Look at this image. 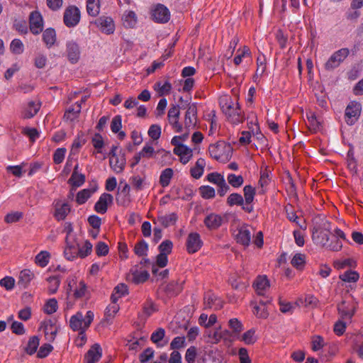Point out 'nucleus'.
Here are the masks:
<instances>
[{"instance_id":"c756f323","label":"nucleus","mask_w":363,"mask_h":363,"mask_svg":"<svg viewBox=\"0 0 363 363\" xmlns=\"http://www.w3.org/2000/svg\"><path fill=\"white\" fill-rule=\"evenodd\" d=\"M254 287L258 295L262 296L269 287V281L265 276H259L254 282Z\"/></svg>"},{"instance_id":"c03bdc74","label":"nucleus","mask_w":363,"mask_h":363,"mask_svg":"<svg viewBox=\"0 0 363 363\" xmlns=\"http://www.w3.org/2000/svg\"><path fill=\"white\" fill-rule=\"evenodd\" d=\"M149 276V273L145 270H135L132 273V280L135 284L143 283L147 280Z\"/></svg>"},{"instance_id":"ea45409f","label":"nucleus","mask_w":363,"mask_h":363,"mask_svg":"<svg viewBox=\"0 0 363 363\" xmlns=\"http://www.w3.org/2000/svg\"><path fill=\"white\" fill-rule=\"evenodd\" d=\"M173 174V170L171 168H167L161 172L160 183L162 187H166L169 184Z\"/></svg>"},{"instance_id":"aec40b11","label":"nucleus","mask_w":363,"mask_h":363,"mask_svg":"<svg viewBox=\"0 0 363 363\" xmlns=\"http://www.w3.org/2000/svg\"><path fill=\"white\" fill-rule=\"evenodd\" d=\"M236 241L244 245L248 246L251 240V233L246 226L240 228L235 235Z\"/></svg>"},{"instance_id":"13d9d810","label":"nucleus","mask_w":363,"mask_h":363,"mask_svg":"<svg viewBox=\"0 0 363 363\" xmlns=\"http://www.w3.org/2000/svg\"><path fill=\"white\" fill-rule=\"evenodd\" d=\"M148 250V245L145 240H141L136 243L134 247V252L138 256H143L147 255Z\"/></svg>"},{"instance_id":"37998d69","label":"nucleus","mask_w":363,"mask_h":363,"mask_svg":"<svg viewBox=\"0 0 363 363\" xmlns=\"http://www.w3.org/2000/svg\"><path fill=\"white\" fill-rule=\"evenodd\" d=\"M94 191L95 190H91L90 189H84L79 191L76 197L77 203L79 205L84 203Z\"/></svg>"},{"instance_id":"72a5a7b5","label":"nucleus","mask_w":363,"mask_h":363,"mask_svg":"<svg viewBox=\"0 0 363 363\" xmlns=\"http://www.w3.org/2000/svg\"><path fill=\"white\" fill-rule=\"evenodd\" d=\"M228 335V330H220V328H217L214 332L209 333L208 337L209 338L208 342L211 344L218 343L221 339Z\"/></svg>"},{"instance_id":"4d7b16f0","label":"nucleus","mask_w":363,"mask_h":363,"mask_svg":"<svg viewBox=\"0 0 363 363\" xmlns=\"http://www.w3.org/2000/svg\"><path fill=\"white\" fill-rule=\"evenodd\" d=\"M47 281L49 283L48 290L50 294H52L56 293L60 284V280L58 277L52 276L48 278Z\"/></svg>"},{"instance_id":"4c0bfd02","label":"nucleus","mask_w":363,"mask_h":363,"mask_svg":"<svg viewBox=\"0 0 363 363\" xmlns=\"http://www.w3.org/2000/svg\"><path fill=\"white\" fill-rule=\"evenodd\" d=\"M39 344L40 339L38 336H33L30 337L27 346L25 348L26 352L29 355L33 354L37 351Z\"/></svg>"},{"instance_id":"39448f33","label":"nucleus","mask_w":363,"mask_h":363,"mask_svg":"<svg viewBox=\"0 0 363 363\" xmlns=\"http://www.w3.org/2000/svg\"><path fill=\"white\" fill-rule=\"evenodd\" d=\"M350 54L348 48H341L335 52L325 64V68L328 71H332L338 67L340 65L347 57Z\"/></svg>"},{"instance_id":"603ef678","label":"nucleus","mask_w":363,"mask_h":363,"mask_svg":"<svg viewBox=\"0 0 363 363\" xmlns=\"http://www.w3.org/2000/svg\"><path fill=\"white\" fill-rule=\"evenodd\" d=\"M140 152L143 157L148 159L151 157L156 158V155H157L154 147L149 143H146Z\"/></svg>"},{"instance_id":"a878e982","label":"nucleus","mask_w":363,"mask_h":363,"mask_svg":"<svg viewBox=\"0 0 363 363\" xmlns=\"http://www.w3.org/2000/svg\"><path fill=\"white\" fill-rule=\"evenodd\" d=\"M35 277L34 273L30 269L22 270L18 276V285L22 288H26Z\"/></svg>"},{"instance_id":"f3484780","label":"nucleus","mask_w":363,"mask_h":363,"mask_svg":"<svg viewBox=\"0 0 363 363\" xmlns=\"http://www.w3.org/2000/svg\"><path fill=\"white\" fill-rule=\"evenodd\" d=\"M102 350L99 344H94L84 357V363H96L101 357Z\"/></svg>"},{"instance_id":"393cba45","label":"nucleus","mask_w":363,"mask_h":363,"mask_svg":"<svg viewBox=\"0 0 363 363\" xmlns=\"http://www.w3.org/2000/svg\"><path fill=\"white\" fill-rule=\"evenodd\" d=\"M165 333L166 332L164 328H159L152 333L150 340L158 347H163L168 342V340H164Z\"/></svg>"},{"instance_id":"4468645a","label":"nucleus","mask_w":363,"mask_h":363,"mask_svg":"<svg viewBox=\"0 0 363 363\" xmlns=\"http://www.w3.org/2000/svg\"><path fill=\"white\" fill-rule=\"evenodd\" d=\"M225 216L216 213H210L204 219V224L209 230H216L222 225Z\"/></svg>"},{"instance_id":"2eb2a0df","label":"nucleus","mask_w":363,"mask_h":363,"mask_svg":"<svg viewBox=\"0 0 363 363\" xmlns=\"http://www.w3.org/2000/svg\"><path fill=\"white\" fill-rule=\"evenodd\" d=\"M113 200V198L111 194L107 193L102 194L95 203V211L99 213H105L107 211L108 205L112 203Z\"/></svg>"},{"instance_id":"5701e85b","label":"nucleus","mask_w":363,"mask_h":363,"mask_svg":"<svg viewBox=\"0 0 363 363\" xmlns=\"http://www.w3.org/2000/svg\"><path fill=\"white\" fill-rule=\"evenodd\" d=\"M42 327L43 328L46 338L50 341L54 340L58 331L55 323L51 320H48L43 322Z\"/></svg>"},{"instance_id":"e2e57ef3","label":"nucleus","mask_w":363,"mask_h":363,"mask_svg":"<svg viewBox=\"0 0 363 363\" xmlns=\"http://www.w3.org/2000/svg\"><path fill=\"white\" fill-rule=\"evenodd\" d=\"M167 292L171 295L174 296L178 294L182 290V286L178 282H171L166 287Z\"/></svg>"},{"instance_id":"473e14b6","label":"nucleus","mask_w":363,"mask_h":363,"mask_svg":"<svg viewBox=\"0 0 363 363\" xmlns=\"http://www.w3.org/2000/svg\"><path fill=\"white\" fill-rule=\"evenodd\" d=\"M206 161L203 158H199L196 162L195 167L191 168V174L195 179H199L203 174Z\"/></svg>"},{"instance_id":"5fc2aeb1","label":"nucleus","mask_w":363,"mask_h":363,"mask_svg":"<svg viewBox=\"0 0 363 363\" xmlns=\"http://www.w3.org/2000/svg\"><path fill=\"white\" fill-rule=\"evenodd\" d=\"M306 256L301 253H296L291 261V264L293 267L297 269H301L305 264Z\"/></svg>"},{"instance_id":"0e129e2a","label":"nucleus","mask_w":363,"mask_h":363,"mask_svg":"<svg viewBox=\"0 0 363 363\" xmlns=\"http://www.w3.org/2000/svg\"><path fill=\"white\" fill-rule=\"evenodd\" d=\"M23 217V213L20 211H12L6 215L4 220L7 223H13L18 221Z\"/></svg>"},{"instance_id":"cd10ccee","label":"nucleus","mask_w":363,"mask_h":363,"mask_svg":"<svg viewBox=\"0 0 363 363\" xmlns=\"http://www.w3.org/2000/svg\"><path fill=\"white\" fill-rule=\"evenodd\" d=\"M123 24L125 28H135L138 23V17L136 13L133 11H125L123 16Z\"/></svg>"},{"instance_id":"6ab92c4d","label":"nucleus","mask_w":363,"mask_h":363,"mask_svg":"<svg viewBox=\"0 0 363 363\" xmlns=\"http://www.w3.org/2000/svg\"><path fill=\"white\" fill-rule=\"evenodd\" d=\"M41 103L39 101H30L24 107L22 112L23 118H31L39 111Z\"/></svg>"},{"instance_id":"a211bd4d","label":"nucleus","mask_w":363,"mask_h":363,"mask_svg":"<svg viewBox=\"0 0 363 363\" xmlns=\"http://www.w3.org/2000/svg\"><path fill=\"white\" fill-rule=\"evenodd\" d=\"M204 308L206 309H219L222 307L221 301L213 293L208 291L205 294L203 297Z\"/></svg>"},{"instance_id":"7c9ffc66","label":"nucleus","mask_w":363,"mask_h":363,"mask_svg":"<svg viewBox=\"0 0 363 363\" xmlns=\"http://www.w3.org/2000/svg\"><path fill=\"white\" fill-rule=\"evenodd\" d=\"M177 216L174 213L166 215H161L157 217V223L160 224L164 228L174 225L177 220ZM155 223L156 221L154 222Z\"/></svg>"},{"instance_id":"052dcab7","label":"nucleus","mask_w":363,"mask_h":363,"mask_svg":"<svg viewBox=\"0 0 363 363\" xmlns=\"http://www.w3.org/2000/svg\"><path fill=\"white\" fill-rule=\"evenodd\" d=\"M201 196L203 199H208L215 197V189L210 186H202L199 188Z\"/></svg>"},{"instance_id":"c9c22d12","label":"nucleus","mask_w":363,"mask_h":363,"mask_svg":"<svg viewBox=\"0 0 363 363\" xmlns=\"http://www.w3.org/2000/svg\"><path fill=\"white\" fill-rule=\"evenodd\" d=\"M267 302L263 301H259V304L254 306L253 313L259 318H267L269 315V312L266 307Z\"/></svg>"},{"instance_id":"4be33fe9","label":"nucleus","mask_w":363,"mask_h":363,"mask_svg":"<svg viewBox=\"0 0 363 363\" xmlns=\"http://www.w3.org/2000/svg\"><path fill=\"white\" fill-rule=\"evenodd\" d=\"M70 210L71 207L67 203H61L60 201H57L55 203L54 216L57 220H62L65 219L70 212Z\"/></svg>"},{"instance_id":"49530a36","label":"nucleus","mask_w":363,"mask_h":363,"mask_svg":"<svg viewBox=\"0 0 363 363\" xmlns=\"http://www.w3.org/2000/svg\"><path fill=\"white\" fill-rule=\"evenodd\" d=\"M227 180L229 184L234 188L240 187L244 182V179L241 175H235L234 174H229L227 177Z\"/></svg>"},{"instance_id":"f03ea898","label":"nucleus","mask_w":363,"mask_h":363,"mask_svg":"<svg viewBox=\"0 0 363 363\" xmlns=\"http://www.w3.org/2000/svg\"><path fill=\"white\" fill-rule=\"evenodd\" d=\"M94 317V315L91 311H88L85 316L83 315L82 312H77L71 316L69 326L74 331L87 330L92 323Z\"/></svg>"},{"instance_id":"6e6d98bb","label":"nucleus","mask_w":363,"mask_h":363,"mask_svg":"<svg viewBox=\"0 0 363 363\" xmlns=\"http://www.w3.org/2000/svg\"><path fill=\"white\" fill-rule=\"evenodd\" d=\"M10 50L13 53L20 55L24 50L23 43L19 39H13L11 43Z\"/></svg>"},{"instance_id":"bb28decb","label":"nucleus","mask_w":363,"mask_h":363,"mask_svg":"<svg viewBox=\"0 0 363 363\" xmlns=\"http://www.w3.org/2000/svg\"><path fill=\"white\" fill-rule=\"evenodd\" d=\"M312 238L316 244L327 248V245L330 239V233L325 230H316L313 233Z\"/></svg>"},{"instance_id":"423d86ee","label":"nucleus","mask_w":363,"mask_h":363,"mask_svg":"<svg viewBox=\"0 0 363 363\" xmlns=\"http://www.w3.org/2000/svg\"><path fill=\"white\" fill-rule=\"evenodd\" d=\"M65 55L69 62L76 64L81 57V48L78 42L75 40H67L65 43Z\"/></svg>"},{"instance_id":"774afa93","label":"nucleus","mask_w":363,"mask_h":363,"mask_svg":"<svg viewBox=\"0 0 363 363\" xmlns=\"http://www.w3.org/2000/svg\"><path fill=\"white\" fill-rule=\"evenodd\" d=\"M148 135L154 140H157L161 135V127L159 125H151L147 131Z\"/></svg>"},{"instance_id":"8fccbe9b","label":"nucleus","mask_w":363,"mask_h":363,"mask_svg":"<svg viewBox=\"0 0 363 363\" xmlns=\"http://www.w3.org/2000/svg\"><path fill=\"white\" fill-rule=\"evenodd\" d=\"M238 55L235 57L233 61L235 65H239L242 59L250 56V51L248 47L244 46L242 50H238Z\"/></svg>"},{"instance_id":"b1692460","label":"nucleus","mask_w":363,"mask_h":363,"mask_svg":"<svg viewBox=\"0 0 363 363\" xmlns=\"http://www.w3.org/2000/svg\"><path fill=\"white\" fill-rule=\"evenodd\" d=\"M197 113V109L195 104H191L189 106L188 109L185 114L184 124L186 128H194L196 118V116Z\"/></svg>"},{"instance_id":"9d476101","label":"nucleus","mask_w":363,"mask_h":363,"mask_svg":"<svg viewBox=\"0 0 363 363\" xmlns=\"http://www.w3.org/2000/svg\"><path fill=\"white\" fill-rule=\"evenodd\" d=\"M30 30L34 35H38L43 29V20L38 11H32L29 16Z\"/></svg>"},{"instance_id":"a19ab883","label":"nucleus","mask_w":363,"mask_h":363,"mask_svg":"<svg viewBox=\"0 0 363 363\" xmlns=\"http://www.w3.org/2000/svg\"><path fill=\"white\" fill-rule=\"evenodd\" d=\"M77 245L78 247V253L80 258L87 257L92 252L93 245L89 240H86L82 246H80L79 243H77Z\"/></svg>"},{"instance_id":"864d4df0","label":"nucleus","mask_w":363,"mask_h":363,"mask_svg":"<svg viewBox=\"0 0 363 363\" xmlns=\"http://www.w3.org/2000/svg\"><path fill=\"white\" fill-rule=\"evenodd\" d=\"M244 201L246 203H252L255 196V189L251 185H247L243 189Z\"/></svg>"},{"instance_id":"9b49d317","label":"nucleus","mask_w":363,"mask_h":363,"mask_svg":"<svg viewBox=\"0 0 363 363\" xmlns=\"http://www.w3.org/2000/svg\"><path fill=\"white\" fill-rule=\"evenodd\" d=\"M95 24L102 33L106 35L113 34L115 31V23L111 17L101 16L95 21Z\"/></svg>"},{"instance_id":"680f3d73","label":"nucleus","mask_w":363,"mask_h":363,"mask_svg":"<svg viewBox=\"0 0 363 363\" xmlns=\"http://www.w3.org/2000/svg\"><path fill=\"white\" fill-rule=\"evenodd\" d=\"M257 70L255 73L256 77H261L266 71V62L264 55L259 56L257 59Z\"/></svg>"},{"instance_id":"3c124183","label":"nucleus","mask_w":363,"mask_h":363,"mask_svg":"<svg viewBox=\"0 0 363 363\" xmlns=\"http://www.w3.org/2000/svg\"><path fill=\"white\" fill-rule=\"evenodd\" d=\"M243 197L241 194L238 193H233L230 194L227 199V203L230 206H233L234 205L240 206L243 204Z\"/></svg>"},{"instance_id":"7ed1b4c3","label":"nucleus","mask_w":363,"mask_h":363,"mask_svg":"<svg viewBox=\"0 0 363 363\" xmlns=\"http://www.w3.org/2000/svg\"><path fill=\"white\" fill-rule=\"evenodd\" d=\"M208 152L211 157L216 160L228 158L232 152L230 145L220 141L216 144L211 145Z\"/></svg>"},{"instance_id":"f8f14e48","label":"nucleus","mask_w":363,"mask_h":363,"mask_svg":"<svg viewBox=\"0 0 363 363\" xmlns=\"http://www.w3.org/2000/svg\"><path fill=\"white\" fill-rule=\"evenodd\" d=\"M338 313L342 320H350L355 312L354 303L342 301L337 306Z\"/></svg>"},{"instance_id":"338daca9","label":"nucleus","mask_w":363,"mask_h":363,"mask_svg":"<svg viewBox=\"0 0 363 363\" xmlns=\"http://www.w3.org/2000/svg\"><path fill=\"white\" fill-rule=\"evenodd\" d=\"M86 293V286L83 281L79 282L74 291V296L76 298H80L85 296Z\"/></svg>"},{"instance_id":"58836bf2","label":"nucleus","mask_w":363,"mask_h":363,"mask_svg":"<svg viewBox=\"0 0 363 363\" xmlns=\"http://www.w3.org/2000/svg\"><path fill=\"white\" fill-rule=\"evenodd\" d=\"M84 182V174L76 172L72 173L71 177L68 180V184L75 188L81 186Z\"/></svg>"},{"instance_id":"79ce46f5","label":"nucleus","mask_w":363,"mask_h":363,"mask_svg":"<svg viewBox=\"0 0 363 363\" xmlns=\"http://www.w3.org/2000/svg\"><path fill=\"white\" fill-rule=\"evenodd\" d=\"M86 11L90 16H96L100 11L99 0H87Z\"/></svg>"},{"instance_id":"a18cd8bd","label":"nucleus","mask_w":363,"mask_h":363,"mask_svg":"<svg viewBox=\"0 0 363 363\" xmlns=\"http://www.w3.org/2000/svg\"><path fill=\"white\" fill-rule=\"evenodd\" d=\"M81 109V103L76 102L73 107L69 108V110L65 113V117H66L68 120L74 121L78 117Z\"/></svg>"},{"instance_id":"de8ad7c7","label":"nucleus","mask_w":363,"mask_h":363,"mask_svg":"<svg viewBox=\"0 0 363 363\" xmlns=\"http://www.w3.org/2000/svg\"><path fill=\"white\" fill-rule=\"evenodd\" d=\"M359 277V274L357 272L350 270L340 275V279L345 282H356Z\"/></svg>"},{"instance_id":"2f4dec72","label":"nucleus","mask_w":363,"mask_h":363,"mask_svg":"<svg viewBox=\"0 0 363 363\" xmlns=\"http://www.w3.org/2000/svg\"><path fill=\"white\" fill-rule=\"evenodd\" d=\"M308 119V128L313 132H316L320 129V121L318 119L315 113L310 111L306 113Z\"/></svg>"},{"instance_id":"f257e3e1","label":"nucleus","mask_w":363,"mask_h":363,"mask_svg":"<svg viewBox=\"0 0 363 363\" xmlns=\"http://www.w3.org/2000/svg\"><path fill=\"white\" fill-rule=\"evenodd\" d=\"M219 104L223 113L230 123L238 125L244 121V113L237 101H233L230 96H224L220 98Z\"/></svg>"},{"instance_id":"1a4fd4ad","label":"nucleus","mask_w":363,"mask_h":363,"mask_svg":"<svg viewBox=\"0 0 363 363\" xmlns=\"http://www.w3.org/2000/svg\"><path fill=\"white\" fill-rule=\"evenodd\" d=\"M203 245V241L201 236L197 233H191L188 235L186 247L189 254H194L198 252Z\"/></svg>"},{"instance_id":"f704fd0d","label":"nucleus","mask_w":363,"mask_h":363,"mask_svg":"<svg viewBox=\"0 0 363 363\" xmlns=\"http://www.w3.org/2000/svg\"><path fill=\"white\" fill-rule=\"evenodd\" d=\"M51 255L46 250L40 251L35 257V262L40 267H46L50 259Z\"/></svg>"},{"instance_id":"412c9836","label":"nucleus","mask_w":363,"mask_h":363,"mask_svg":"<svg viewBox=\"0 0 363 363\" xmlns=\"http://www.w3.org/2000/svg\"><path fill=\"white\" fill-rule=\"evenodd\" d=\"M174 153L180 157V161L185 164L191 160L193 156L192 150L186 145L174 147Z\"/></svg>"},{"instance_id":"20e7f679","label":"nucleus","mask_w":363,"mask_h":363,"mask_svg":"<svg viewBox=\"0 0 363 363\" xmlns=\"http://www.w3.org/2000/svg\"><path fill=\"white\" fill-rule=\"evenodd\" d=\"M362 112V105L357 101H351L345 111V121L348 125H354L359 119Z\"/></svg>"},{"instance_id":"e433bc0d","label":"nucleus","mask_w":363,"mask_h":363,"mask_svg":"<svg viewBox=\"0 0 363 363\" xmlns=\"http://www.w3.org/2000/svg\"><path fill=\"white\" fill-rule=\"evenodd\" d=\"M154 89L158 93L159 96L168 94L172 89V84L169 82L162 84L161 82H157L154 86Z\"/></svg>"},{"instance_id":"0eeeda50","label":"nucleus","mask_w":363,"mask_h":363,"mask_svg":"<svg viewBox=\"0 0 363 363\" xmlns=\"http://www.w3.org/2000/svg\"><path fill=\"white\" fill-rule=\"evenodd\" d=\"M64 23L67 27L72 28L76 26L80 21V11L76 6H69L64 13Z\"/></svg>"},{"instance_id":"69168bd1","label":"nucleus","mask_w":363,"mask_h":363,"mask_svg":"<svg viewBox=\"0 0 363 363\" xmlns=\"http://www.w3.org/2000/svg\"><path fill=\"white\" fill-rule=\"evenodd\" d=\"M57 309V301L55 298L48 300L44 306V311L47 314H52Z\"/></svg>"},{"instance_id":"dca6fc26","label":"nucleus","mask_w":363,"mask_h":363,"mask_svg":"<svg viewBox=\"0 0 363 363\" xmlns=\"http://www.w3.org/2000/svg\"><path fill=\"white\" fill-rule=\"evenodd\" d=\"M66 247L64 250V255L65 258L68 260H73L75 258L79 257L78 253V247L77 243H75L74 239L71 240L70 238L66 237L65 238Z\"/></svg>"},{"instance_id":"bf43d9fd","label":"nucleus","mask_w":363,"mask_h":363,"mask_svg":"<svg viewBox=\"0 0 363 363\" xmlns=\"http://www.w3.org/2000/svg\"><path fill=\"white\" fill-rule=\"evenodd\" d=\"M242 340L244 341L247 345L254 344L257 341L255 330L250 329L245 332L242 336Z\"/></svg>"},{"instance_id":"c85d7f7f","label":"nucleus","mask_w":363,"mask_h":363,"mask_svg":"<svg viewBox=\"0 0 363 363\" xmlns=\"http://www.w3.org/2000/svg\"><path fill=\"white\" fill-rule=\"evenodd\" d=\"M42 37L43 41L48 48H52L57 40L56 32L55 29L52 28H47L44 30Z\"/></svg>"},{"instance_id":"ddd939ff","label":"nucleus","mask_w":363,"mask_h":363,"mask_svg":"<svg viewBox=\"0 0 363 363\" xmlns=\"http://www.w3.org/2000/svg\"><path fill=\"white\" fill-rule=\"evenodd\" d=\"M109 163L111 168L116 173L122 172L126 164L125 153L120 150L118 155L110 157Z\"/></svg>"},{"instance_id":"6e6552de","label":"nucleus","mask_w":363,"mask_h":363,"mask_svg":"<svg viewBox=\"0 0 363 363\" xmlns=\"http://www.w3.org/2000/svg\"><path fill=\"white\" fill-rule=\"evenodd\" d=\"M152 18L157 23H167L170 18V12L164 5L157 4L152 9Z\"/></svg>"},{"instance_id":"09e8293b","label":"nucleus","mask_w":363,"mask_h":363,"mask_svg":"<svg viewBox=\"0 0 363 363\" xmlns=\"http://www.w3.org/2000/svg\"><path fill=\"white\" fill-rule=\"evenodd\" d=\"M119 310V306L116 303H111L109 304L105 311L106 320L107 321H111L114 315L117 313Z\"/></svg>"}]
</instances>
